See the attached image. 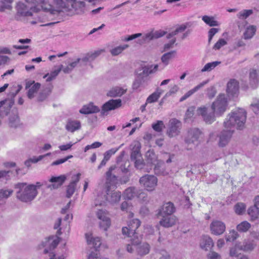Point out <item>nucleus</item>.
<instances>
[{"instance_id": "nucleus-32", "label": "nucleus", "mask_w": 259, "mask_h": 259, "mask_svg": "<svg viewBox=\"0 0 259 259\" xmlns=\"http://www.w3.org/2000/svg\"><path fill=\"white\" fill-rule=\"evenodd\" d=\"M81 127L80 122L78 120L68 119L65 126L67 131L73 133Z\"/></svg>"}, {"instance_id": "nucleus-60", "label": "nucleus", "mask_w": 259, "mask_h": 259, "mask_svg": "<svg viewBox=\"0 0 259 259\" xmlns=\"http://www.w3.org/2000/svg\"><path fill=\"white\" fill-rule=\"evenodd\" d=\"M206 91H207L206 95L208 97V98L209 99L213 98L215 96V95L217 93V91L215 90V88L212 86L208 88L207 89Z\"/></svg>"}, {"instance_id": "nucleus-24", "label": "nucleus", "mask_w": 259, "mask_h": 259, "mask_svg": "<svg viewBox=\"0 0 259 259\" xmlns=\"http://www.w3.org/2000/svg\"><path fill=\"white\" fill-rule=\"evenodd\" d=\"M214 245L212 238L207 235H202L200 239V247L205 251L210 249Z\"/></svg>"}, {"instance_id": "nucleus-34", "label": "nucleus", "mask_w": 259, "mask_h": 259, "mask_svg": "<svg viewBox=\"0 0 259 259\" xmlns=\"http://www.w3.org/2000/svg\"><path fill=\"white\" fill-rule=\"evenodd\" d=\"M85 237L88 244H92L96 249L101 246V241L100 237H94L92 234H86Z\"/></svg>"}, {"instance_id": "nucleus-37", "label": "nucleus", "mask_w": 259, "mask_h": 259, "mask_svg": "<svg viewBox=\"0 0 259 259\" xmlns=\"http://www.w3.org/2000/svg\"><path fill=\"white\" fill-rule=\"evenodd\" d=\"M256 31V26L254 25H250L246 28L243 33V36L245 39H249L251 38L255 33Z\"/></svg>"}, {"instance_id": "nucleus-30", "label": "nucleus", "mask_w": 259, "mask_h": 259, "mask_svg": "<svg viewBox=\"0 0 259 259\" xmlns=\"http://www.w3.org/2000/svg\"><path fill=\"white\" fill-rule=\"evenodd\" d=\"M98 107L94 105L93 103H90L84 105L80 110L79 112L83 114H89L99 112Z\"/></svg>"}, {"instance_id": "nucleus-4", "label": "nucleus", "mask_w": 259, "mask_h": 259, "mask_svg": "<svg viewBox=\"0 0 259 259\" xmlns=\"http://www.w3.org/2000/svg\"><path fill=\"white\" fill-rule=\"evenodd\" d=\"M228 106L227 99L224 94H220L211 104V110L215 113L216 116H222Z\"/></svg>"}, {"instance_id": "nucleus-1", "label": "nucleus", "mask_w": 259, "mask_h": 259, "mask_svg": "<svg viewBox=\"0 0 259 259\" xmlns=\"http://www.w3.org/2000/svg\"><path fill=\"white\" fill-rule=\"evenodd\" d=\"M14 188L16 190V198L24 203H30L38 194L33 186L27 183H17L15 184Z\"/></svg>"}, {"instance_id": "nucleus-64", "label": "nucleus", "mask_w": 259, "mask_h": 259, "mask_svg": "<svg viewBox=\"0 0 259 259\" xmlns=\"http://www.w3.org/2000/svg\"><path fill=\"white\" fill-rule=\"evenodd\" d=\"M208 259H222L221 255L215 251H210L207 254Z\"/></svg>"}, {"instance_id": "nucleus-23", "label": "nucleus", "mask_w": 259, "mask_h": 259, "mask_svg": "<svg viewBox=\"0 0 259 259\" xmlns=\"http://www.w3.org/2000/svg\"><path fill=\"white\" fill-rule=\"evenodd\" d=\"M39 1L40 3L37 7H40L44 11L49 12L50 14L54 15L58 14L59 12V10H55V7L50 4L48 0H39ZM39 10V8H36L34 11L37 12Z\"/></svg>"}, {"instance_id": "nucleus-6", "label": "nucleus", "mask_w": 259, "mask_h": 259, "mask_svg": "<svg viewBox=\"0 0 259 259\" xmlns=\"http://www.w3.org/2000/svg\"><path fill=\"white\" fill-rule=\"evenodd\" d=\"M141 222L138 219H133L128 222L127 227H123L122 232L123 235H125L132 238H137V236H139L137 229L140 226Z\"/></svg>"}, {"instance_id": "nucleus-3", "label": "nucleus", "mask_w": 259, "mask_h": 259, "mask_svg": "<svg viewBox=\"0 0 259 259\" xmlns=\"http://www.w3.org/2000/svg\"><path fill=\"white\" fill-rule=\"evenodd\" d=\"M59 243V238L57 237L50 236L46 238L38 245L39 249L44 248V254L49 253L50 259H64L63 256H59L57 258H55V254L52 251L57 247Z\"/></svg>"}, {"instance_id": "nucleus-59", "label": "nucleus", "mask_w": 259, "mask_h": 259, "mask_svg": "<svg viewBox=\"0 0 259 259\" xmlns=\"http://www.w3.org/2000/svg\"><path fill=\"white\" fill-rule=\"evenodd\" d=\"M134 161L135 162V166L137 169H142L143 168L145 165V163L142 157L134 160Z\"/></svg>"}, {"instance_id": "nucleus-26", "label": "nucleus", "mask_w": 259, "mask_h": 259, "mask_svg": "<svg viewBox=\"0 0 259 259\" xmlns=\"http://www.w3.org/2000/svg\"><path fill=\"white\" fill-rule=\"evenodd\" d=\"M175 211L174 204L170 202L164 203L160 208L158 213L160 216L172 215Z\"/></svg>"}, {"instance_id": "nucleus-27", "label": "nucleus", "mask_w": 259, "mask_h": 259, "mask_svg": "<svg viewBox=\"0 0 259 259\" xmlns=\"http://www.w3.org/2000/svg\"><path fill=\"white\" fill-rule=\"evenodd\" d=\"M146 156L147 158L148 162L153 165L154 166V171L155 174H157L158 168L161 164V162H157V156L154 152L152 150H148L146 153Z\"/></svg>"}, {"instance_id": "nucleus-10", "label": "nucleus", "mask_w": 259, "mask_h": 259, "mask_svg": "<svg viewBox=\"0 0 259 259\" xmlns=\"http://www.w3.org/2000/svg\"><path fill=\"white\" fill-rule=\"evenodd\" d=\"M141 36H142L141 38L139 39L137 41V43L141 45L145 44L149 42L150 40L154 39L153 32L152 31L145 34L143 35L141 33H135L128 36L125 37L124 40L125 41H128Z\"/></svg>"}, {"instance_id": "nucleus-50", "label": "nucleus", "mask_w": 259, "mask_h": 259, "mask_svg": "<svg viewBox=\"0 0 259 259\" xmlns=\"http://www.w3.org/2000/svg\"><path fill=\"white\" fill-rule=\"evenodd\" d=\"M252 13L253 11L252 10H243L239 12L237 14V16L240 19L244 20L252 14Z\"/></svg>"}, {"instance_id": "nucleus-21", "label": "nucleus", "mask_w": 259, "mask_h": 259, "mask_svg": "<svg viewBox=\"0 0 259 259\" xmlns=\"http://www.w3.org/2000/svg\"><path fill=\"white\" fill-rule=\"evenodd\" d=\"M66 179L65 175H61L58 177H52L49 182L52 184L47 186V188L50 190L57 189L60 187Z\"/></svg>"}, {"instance_id": "nucleus-57", "label": "nucleus", "mask_w": 259, "mask_h": 259, "mask_svg": "<svg viewBox=\"0 0 259 259\" xmlns=\"http://www.w3.org/2000/svg\"><path fill=\"white\" fill-rule=\"evenodd\" d=\"M238 236V233L234 230H232L230 231L228 235L226 236V240L227 241H233L237 239Z\"/></svg>"}, {"instance_id": "nucleus-38", "label": "nucleus", "mask_w": 259, "mask_h": 259, "mask_svg": "<svg viewBox=\"0 0 259 259\" xmlns=\"http://www.w3.org/2000/svg\"><path fill=\"white\" fill-rule=\"evenodd\" d=\"M138 189L134 187H131L125 190L123 195L127 199L131 200L137 194Z\"/></svg>"}, {"instance_id": "nucleus-15", "label": "nucleus", "mask_w": 259, "mask_h": 259, "mask_svg": "<svg viewBox=\"0 0 259 259\" xmlns=\"http://www.w3.org/2000/svg\"><path fill=\"white\" fill-rule=\"evenodd\" d=\"M210 230L213 235L217 236L221 235L226 230V225L221 221L213 220L210 225Z\"/></svg>"}, {"instance_id": "nucleus-5", "label": "nucleus", "mask_w": 259, "mask_h": 259, "mask_svg": "<svg viewBox=\"0 0 259 259\" xmlns=\"http://www.w3.org/2000/svg\"><path fill=\"white\" fill-rule=\"evenodd\" d=\"M133 83V89L138 90L142 87L145 82L148 79V76L150 74L153 73V71L148 68V67H143Z\"/></svg>"}, {"instance_id": "nucleus-33", "label": "nucleus", "mask_w": 259, "mask_h": 259, "mask_svg": "<svg viewBox=\"0 0 259 259\" xmlns=\"http://www.w3.org/2000/svg\"><path fill=\"white\" fill-rule=\"evenodd\" d=\"M208 82V80H206L205 81H204L197 85H196L195 87H194L192 90L189 91L188 92H187L183 96H182L180 99V102H183L184 100H186L187 98H188L189 97H190L191 95H192L194 93L198 91L199 89L203 87L206 84H207Z\"/></svg>"}, {"instance_id": "nucleus-47", "label": "nucleus", "mask_w": 259, "mask_h": 259, "mask_svg": "<svg viewBox=\"0 0 259 259\" xmlns=\"http://www.w3.org/2000/svg\"><path fill=\"white\" fill-rule=\"evenodd\" d=\"M221 64L220 61H214L206 64L201 69L202 72H209L213 69L215 67Z\"/></svg>"}, {"instance_id": "nucleus-40", "label": "nucleus", "mask_w": 259, "mask_h": 259, "mask_svg": "<svg viewBox=\"0 0 259 259\" xmlns=\"http://www.w3.org/2000/svg\"><path fill=\"white\" fill-rule=\"evenodd\" d=\"M248 214L251 218V221H255L259 216L258 208L256 206H252L248 209Z\"/></svg>"}, {"instance_id": "nucleus-42", "label": "nucleus", "mask_w": 259, "mask_h": 259, "mask_svg": "<svg viewBox=\"0 0 259 259\" xmlns=\"http://www.w3.org/2000/svg\"><path fill=\"white\" fill-rule=\"evenodd\" d=\"M62 69L63 65H61L58 69L51 71L50 73H47L44 76V78L48 77L46 81L48 82L54 80L57 77V76L58 75L61 70H62Z\"/></svg>"}, {"instance_id": "nucleus-14", "label": "nucleus", "mask_w": 259, "mask_h": 259, "mask_svg": "<svg viewBox=\"0 0 259 259\" xmlns=\"http://www.w3.org/2000/svg\"><path fill=\"white\" fill-rule=\"evenodd\" d=\"M182 127V123L179 120L173 118L169 121V127L167 134L169 137H174L179 134Z\"/></svg>"}, {"instance_id": "nucleus-2", "label": "nucleus", "mask_w": 259, "mask_h": 259, "mask_svg": "<svg viewBox=\"0 0 259 259\" xmlns=\"http://www.w3.org/2000/svg\"><path fill=\"white\" fill-rule=\"evenodd\" d=\"M246 120V112L243 109H239L228 114L224 121L225 128L236 127L238 130H242L245 126Z\"/></svg>"}, {"instance_id": "nucleus-61", "label": "nucleus", "mask_w": 259, "mask_h": 259, "mask_svg": "<svg viewBox=\"0 0 259 259\" xmlns=\"http://www.w3.org/2000/svg\"><path fill=\"white\" fill-rule=\"evenodd\" d=\"M130 166V162L128 161L125 162L124 164H121L120 165V168L121 169V171L125 174H128V176H130V173L128 169V167Z\"/></svg>"}, {"instance_id": "nucleus-54", "label": "nucleus", "mask_w": 259, "mask_h": 259, "mask_svg": "<svg viewBox=\"0 0 259 259\" xmlns=\"http://www.w3.org/2000/svg\"><path fill=\"white\" fill-rule=\"evenodd\" d=\"M152 127L155 131L160 132L165 127V126L162 121L158 120L156 123L152 124Z\"/></svg>"}, {"instance_id": "nucleus-49", "label": "nucleus", "mask_w": 259, "mask_h": 259, "mask_svg": "<svg viewBox=\"0 0 259 259\" xmlns=\"http://www.w3.org/2000/svg\"><path fill=\"white\" fill-rule=\"evenodd\" d=\"M161 93V91H158L157 90L156 92L153 93L148 97L146 100V102L148 103H151L156 102L160 97Z\"/></svg>"}, {"instance_id": "nucleus-29", "label": "nucleus", "mask_w": 259, "mask_h": 259, "mask_svg": "<svg viewBox=\"0 0 259 259\" xmlns=\"http://www.w3.org/2000/svg\"><path fill=\"white\" fill-rule=\"evenodd\" d=\"M161 219L159 221V224L165 228H169L174 225L177 222V219L174 215L161 216Z\"/></svg>"}, {"instance_id": "nucleus-9", "label": "nucleus", "mask_w": 259, "mask_h": 259, "mask_svg": "<svg viewBox=\"0 0 259 259\" xmlns=\"http://www.w3.org/2000/svg\"><path fill=\"white\" fill-rule=\"evenodd\" d=\"M157 179L153 175H146L139 180V182L148 191L155 190L157 185Z\"/></svg>"}, {"instance_id": "nucleus-62", "label": "nucleus", "mask_w": 259, "mask_h": 259, "mask_svg": "<svg viewBox=\"0 0 259 259\" xmlns=\"http://www.w3.org/2000/svg\"><path fill=\"white\" fill-rule=\"evenodd\" d=\"M254 248L253 244L251 242H246L241 246V249L246 251H251Z\"/></svg>"}, {"instance_id": "nucleus-51", "label": "nucleus", "mask_w": 259, "mask_h": 259, "mask_svg": "<svg viewBox=\"0 0 259 259\" xmlns=\"http://www.w3.org/2000/svg\"><path fill=\"white\" fill-rule=\"evenodd\" d=\"M129 46L128 45L119 46L112 49L110 51V53L113 56H117L120 54L123 50L127 48Z\"/></svg>"}, {"instance_id": "nucleus-63", "label": "nucleus", "mask_w": 259, "mask_h": 259, "mask_svg": "<svg viewBox=\"0 0 259 259\" xmlns=\"http://www.w3.org/2000/svg\"><path fill=\"white\" fill-rule=\"evenodd\" d=\"M132 151H140L141 144L139 142L135 141L131 144Z\"/></svg>"}, {"instance_id": "nucleus-11", "label": "nucleus", "mask_w": 259, "mask_h": 259, "mask_svg": "<svg viewBox=\"0 0 259 259\" xmlns=\"http://www.w3.org/2000/svg\"><path fill=\"white\" fill-rule=\"evenodd\" d=\"M71 6V11L73 14L81 15L86 11V5L83 1L66 0Z\"/></svg>"}, {"instance_id": "nucleus-22", "label": "nucleus", "mask_w": 259, "mask_h": 259, "mask_svg": "<svg viewBox=\"0 0 259 259\" xmlns=\"http://www.w3.org/2000/svg\"><path fill=\"white\" fill-rule=\"evenodd\" d=\"M121 106V99H111L106 102L102 108V112L103 114L104 112L114 110L120 107Z\"/></svg>"}, {"instance_id": "nucleus-44", "label": "nucleus", "mask_w": 259, "mask_h": 259, "mask_svg": "<svg viewBox=\"0 0 259 259\" xmlns=\"http://www.w3.org/2000/svg\"><path fill=\"white\" fill-rule=\"evenodd\" d=\"M80 61V58H78L75 61L69 63L68 65L65 67H64L63 66L62 71L65 73H70L73 70V69L77 66Z\"/></svg>"}, {"instance_id": "nucleus-58", "label": "nucleus", "mask_w": 259, "mask_h": 259, "mask_svg": "<svg viewBox=\"0 0 259 259\" xmlns=\"http://www.w3.org/2000/svg\"><path fill=\"white\" fill-rule=\"evenodd\" d=\"M227 41L224 38H220L219 40L214 44L213 47V49L218 50L220 49L222 47L227 45Z\"/></svg>"}, {"instance_id": "nucleus-7", "label": "nucleus", "mask_w": 259, "mask_h": 259, "mask_svg": "<svg viewBox=\"0 0 259 259\" xmlns=\"http://www.w3.org/2000/svg\"><path fill=\"white\" fill-rule=\"evenodd\" d=\"M117 167L115 165L111 166L105 173L106 187L107 192H109L111 187H115L118 183V177L116 175Z\"/></svg>"}, {"instance_id": "nucleus-43", "label": "nucleus", "mask_w": 259, "mask_h": 259, "mask_svg": "<svg viewBox=\"0 0 259 259\" xmlns=\"http://www.w3.org/2000/svg\"><path fill=\"white\" fill-rule=\"evenodd\" d=\"M14 103V99L5 100L0 102V108L4 106V108L6 109L5 111V115H7L9 111Z\"/></svg>"}, {"instance_id": "nucleus-13", "label": "nucleus", "mask_w": 259, "mask_h": 259, "mask_svg": "<svg viewBox=\"0 0 259 259\" xmlns=\"http://www.w3.org/2000/svg\"><path fill=\"white\" fill-rule=\"evenodd\" d=\"M234 130L231 128H226L222 131L219 136V145L220 147L226 146L230 141Z\"/></svg>"}, {"instance_id": "nucleus-35", "label": "nucleus", "mask_w": 259, "mask_h": 259, "mask_svg": "<svg viewBox=\"0 0 259 259\" xmlns=\"http://www.w3.org/2000/svg\"><path fill=\"white\" fill-rule=\"evenodd\" d=\"M126 89L120 87H115L109 91L107 95L111 97H121L126 92Z\"/></svg>"}, {"instance_id": "nucleus-48", "label": "nucleus", "mask_w": 259, "mask_h": 259, "mask_svg": "<svg viewBox=\"0 0 259 259\" xmlns=\"http://www.w3.org/2000/svg\"><path fill=\"white\" fill-rule=\"evenodd\" d=\"M13 193L12 189H0V202L8 198Z\"/></svg>"}, {"instance_id": "nucleus-36", "label": "nucleus", "mask_w": 259, "mask_h": 259, "mask_svg": "<svg viewBox=\"0 0 259 259\" xmlns=\"http://www.w3.org/2000/svg\"><path fill=\"white\" fill-rule=\"evenodd\" d=\"M176 54L177 52L175 50L164 54L161 58V62L165 66L167 65L169 63V61L175 58Z\"/></svg>"}, {"instance_id": "nucleus-19", "label": "nucleus", "mask_w": 259, "mask_h": 259, "mask_svg": "<svg viewBox=\"0 0 259 259\" xmlns=\"http://www.w3.org/2000/svg\"><path fill=\"white\" fill-rule=\"evenodd\" d=\"M98 218L100 220L99 226L101 229L107 231L110 226V220L107 217L106 213L102 210H99L97 212Z\"/></svg>"}, {"instance_id": "nucleus-53", "label": "nucleus", "mask_w": 259, "mask_h": 259, "mask_svg": "<svg viewBox=\"0 0 259 259\" xmlns=\"http://www.w3.org/2000/svg\"><path fill=\"white\" fill-rule=\"evenodd\" d=\"M20 123V119L18 115H11L9 118V124L13 127H17Z\"/></svg>"}, {"instance_id": "nucleus-25", "label": "nucleus", "mask_w": 259, "mask_h": 259, "mask_svg": "<svg viewBox=\"0 0 259 259\" xmlns=\"http://www.w3.org/2000/svg\"><path fill=\"white\" fill-rule=\"evenodd\" d=\"M80 174L78 173L76 175H74L72 177V181L68 185L66 190V197L70 198L73 194L77 183L80 179Z\"/></svg>"}, {"instance_id": "nucleus-28", "label": "nucleus", "mask_w": 259, "mask_h": 259, "mask_svg": "<svg viewBox=\"0 0 259 259\" xmlns=\"http://www.w3.org/2000/svg\"><path fill=\"white\" fill-rule=\"evenodd\" d=\"M119 148H114L106 151L104 154V157L99 165L98 166V170L101 169L103 167L105 166L110 159L111 157L114 155L119 149Z\"/></svg>"}, {"instance_id": "nucleus-16", "label": "nucleus", "mask_w": 259, "mask_h": 259, "mask_svg": "<svg viewBox=\"0 0 259 259\" xmlns=\"http://www.w3.org/2000/svg\"><path fill=\"white\" fill-rule=\"evenodd\" d=\"M197 112L198 114L202 116L204 121L207 124H211L215 120V113L212 110L211 112L208 113L207 108L204 106L198 108Z\"/></svg>"}, {"instance_id": "nucleus-8", "label": "nucleus", "mask_w": 259, "mask_h": 259, "mask_svg": "<svg viewBox=\"0 0 259 259\" xmlns=\"http://www.w3.org/2000/svg\"><path fill=\"white\" fill-rule=\"evenodd\" d=\"M142 236H137V238H132V243L136 246V252L140 256H144L148 254L150 250V246L147 242H141Z\"/></svg>"}, {"instance_id": "nucleus-39", "label": "nucleus", "mask_w": 259, "mask_h": 259, "mask_svg": "<svg viewBox=\"0 0 259 259\" xmlns=\"http://www.w3.org/2000/svg\"><path fill=\"white\" fill-rule=\"evenodd\" d=\"M53 2L56 7L55 10H59V12L58 14H56L55 15L59 16L62 13L67 11V8L65 7V2L63 0H53Z\"/></svg>"}, {"instance_id": "nucleus-41", "label": "nucleus", "mask_w": 259, "mask_h": 259, "mask_svg": "<svg viewBox=\"0 0 259 259\" xmlns=\"http://www.w3.org/2000/svg\"><path fill=\"white\" fill-rule=\"evenodd\" d=\"M202 20L208 25L210 27L218 26L219 25V23L216 21L214 17L212 16H208L204 15L202 17Z\"/></svg>"}, {"instance_id": "nucleus-12", "label": "nucleus", "mask_w": 259, "mask_h": 259, "mask_svg": "<svg viewBox=\"0 0 259 259\" xmlns=\"http://www.w3.org/2000/svg\"><path fill=\"white\" fill-rule=\"evenodd\" d=\"M41 86L40 83L35 82L34 80L27 79L25 80V89L28 90L27 97L29 99H32L34 97V95L39 90Z\"/></svg>"}, {"instance_id": "nucleus-56", "label": "nucleus", "mask_w": 259, "mask_h": 259, "mask_svg": "<svg viewBox=\"0 0 259 259\" xmlns=\"http://www.w3.org/2000/svg\"><path fill=\"white\" fill-rule=\"evenodd\" d=\"M50 93L51 90L48 89H45L43 90L42 92H40L37 97L38 101H44L45 100L47 99V98L50 95Z\"/></svg>"}, {"instance_id": "nucleus-17", "label": "nucleus", "mask_w": 259, "mask_h": 259, "mask_svg": "<svg viewBox=\"0 0 259 259\" xmlns=\"http://www.w3.org/2000/svg\"><path fill=\"white\" fill-rule=\"evenodd\" d=\"M201 134V131L198 128H190L188 132L185 141L188 144H194L198 141Z\"/></svg>"}, {"instance_id": "nucleus-55", "label": "nucleus", "mask_w": 259, "mask_h": 259, "mask_svg": "<svg viewBox=\"0 0 259 259\" xmlns=\"http://www.w3.org/2000/svg\"><path fill=\"white\" fill-rule=\"evenodd\" d=\"M246 206L243 203H237L234 206V209L235 212L238 214H242L245 210Z\"/></svg>"}, {"instance_id": "nucleus-31", "label": "nucleus", "mask_w": 259, "mask_h": 259, "mask_svg": "<svg viewBox=\"0 0 259 259\" xmlns=\"http://www.w3.org/2000/svg\"><path fill=\"white\" fill-rule=\"evenodd\" d=\"M121 192L117 191H112L111 193H107L106 200L112 204H116L119 202L121 199Z\"/></svg>"}, {"instance_id": "nucleus-52", "label": "nucleus", "mask_w": 259, "mask_h": 259, "mask_svg": "<svg viewBox=\"0 0 259 259\" xmlns=\"http://www.w3.org/2000/svg\"><path fill=\"white\" fill-rule=\"evenodd\" d=\"M250 224L247 221H243L237 226V230L240 232H246L250 228Z\"/></svg>"}, {"instance_id": "nucleus-20", "label": "nucleus", "mask_w": 259, "mask_h": 259, "mask_svg": "<svg viewBox=\"0 0 259 259\" xmlns=\"http://www.w3.org/2000/svg\"><path fill=\"white\" fill-rule=\"evenodd\" d=\"M17 13L22 16H32V13L29 10H31L34 11L36 7L32 6L26 5L24 4L19 2L16 6Z\"/></svg>"}, {"instance_id": "nucleus-18", "label": "nucleus", "mask_w": 259, "mask_h": 259, "mask_svg": "<svg viewBox=\"0 0 259 259\" xmlns=\"http://www.w3.org/2000/svg\"><path fill=\"white\" fill-rule=\"evenodd\" d=\"M227 93L230 98L236 97L239 93V83L234 79H231L227 83Z\"/></svg>"}, {"instance_id": "nucleus-45", "label": "nucleus", "mask_w": 259, "mask_h": 259, "mask_svg": "<svg viewBox=\"0 0 259 259\" xmlns=\"http://www.w3.org/2000/svg\"><path fill=\"white\" fill-rule=\"evenodd\" d=\"M250 84L252 88H255L257 84V72L255 70H252L249 73Z\"/></svg>"}, {"instance_id": "nucleus-46", "label": "nucleus", "mask_w": 259, "mask_h": 259, "mask_svg": "<svg viewBox=\"0 0 259 259\" xmlns=\"http://www.w3.org/2000/svg\"><path fill=\"white\" fill-rule=\"evenodd\" d=\"M13 1L14 0H1L0 12H3L5 10H11Z\"/></svg>"}]
</instances>
